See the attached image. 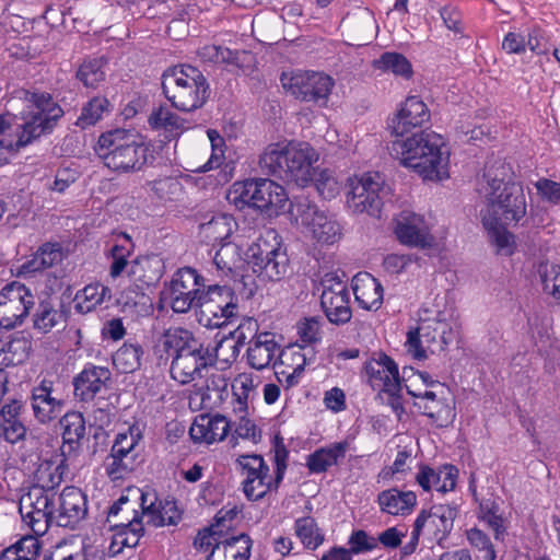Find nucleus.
I'll return each instance as SVG.
<instances>
[{
  "instance_id": "1",
  "label": "nucleus",
  "mask_w": 560,
  "mask_h": 560,
  "mask_svg": "<svg viewBox=\"0 0 560 560\" xmlns=\"http://www.w3.org/2000/svg\"><path fill=\"white\" fill-rule=\"evenodd\" d=\"M429 120L427 104L418 96L407 97L389 124L393 133L399 137L392 142L390 153L423 179L442 180L448 177L450 158L444 139L433 131H420L404 138Z\"/></svg>"
},
{
  "instance_id": "2",
  "label": "nucleus",
  "mask_w": 560,
  "mask_h": 560,
  "mask_svg": "<svg viewBox=\"0 0 560 560\" xmlns=\"http://www.w3.org/2000/svg\"><path fill=\"white\" fill-rule=\"evenodd\" d=\"M226 341L219 340L213 346H205L191 331L176 327L167 329L155 346L159 364H167L171 358L170 373L182 385L189 384L207 375L220 358V351Z\"/></svg>"
},
{
  "instance_id": "3",
  "label": "nucleus",
  "mask_w": 560,
  "mask_h": 560,
  "mask_svg": "<svg viewBox=\"0 0 560 560\" xmlns=\"http://www.w3.org/2000/svg\"><path fill=\"white\" fill-rule=\"evenodd\" d=\"M477 190L486 201V207L480 211L482 224L491 225L495 220L517 223L526 215L523 186L514 179L511 166L503 161L486 164Z\"/></svg>"
},
{
  "instance_id": "4",
  "label": "nucleus",
  "mask_w": 560,
  "mask_h": 560,
  "mask_svg": "<svg viewBox=\"0 0 560 560\" xmlns=\"http://www.w3.org/2000/svg\"><path fill=\"white\" fill-rule=\"evenodd\" d=\"M317 159L318 155L307 142H277L264 150L259 166L268 175L306 186L313 180V163Z\"/></svg>"
},
{
  "instance_id": "5",
  "label": "nucleus",
  "mask_w": 560,
  "mask_h": 560,
  "mask_svg": "<svg viewBox=\"0 0 560 560\" xmlns=\"http://www.w3.org/2000/svg\"><path fill=\"white\" fill-rule=\"evenodd\" d=\"M96 153L107 168L118 174L139 172L153 159L150 145L126 129L102 133Z\"/></svg>"
},
{
  "instance_id": "6",
  "label": "nucleus",
  "mask_w": 560,
  "mask_h": 560,
  "mask_svg": "<svg viewBox=\"0 0 560 560\" xmlns=\"http://www.w3.org/2000/svg\"><path fill=\"white\" fill-rule=\"evenodd\" d=\"M26 110L23 122L16 128L15 139L4 144L10 151H20L44 135L50 133L63 116V109L47 92L26 91Z\"/></svg>"
},
{
  "instance_id": "7",
  "label": "nucleus",
  "mask_w": 560,
  "mask_h": 560,
  "mask_svg": "<svg viewBox=\"0 0 560 560\" xmlns=\"http://www.w3.org/2000/svg\"><path fill=\"white\" fill-rule=\"evenodd\" d=\"M289 452L281 441L273 446V476L270 468L260 455H240L236 464L244 476L242 486L245 497L250 501H259L269 492L277 491L287 470Z\"/></svg>"
},
{
  "instance_id": "8",
  "label": "nucleus",
  "mask_w": 560,
  "mask_h": 560,
  "mask_svg": "<svg viewBox=\"0 0 560 560\" xmlns=\"http://www.w3.org/2000/svg\"><path fill=\"white\" fill-rule=\"evenodd\" d=\"M162 90L172 106L189 113L201 108L210 96V85L196 67L178 65L162 74Z\"/></svg>"
},
{
  "instance_id": "9",
  "label": "nucleus",
  "mask_w": 560,
  "mask_h": 560,
  "mask_svg": "<svg viewBox=\"0 0 560 560\" xmlns=\"http://www.w3.org/2000/svg\"><path fill=\"white\" fill-rule=\"evenodd\" d=\"M226 198L240 209L248 206L268 211L269 214H278L288 202L284 188L268 178H250L236 182L232 185Z\"/></svg>"
},
{
  "instance_id": "10",
  "label": "nucleus",
  "mask_w": 560,
  "mask_h": 560,
  "mask_svg": "<svg viewBox=\"0 0 560 560\" xmlns=\"http://www.w3.org/2000/svg\"><path fill=\"white\" fill-rule=\"evenodd\" d=\"M455 335L453 326L439 313L434 318H421L419 326L408 332L406 346L413 358L422 360L428 352L443 351Z\"/></svg>"
},
{
  "instance_id": "11",
  "label": "nucleus",
  "mask_w": 560,
  "mask_h": 560,
  "mask_svg": "<svg viewBox=\"0 0 560 560\" xmlns=\"http://www.w3.org/2000/svg\"><path fill=\"white\" fill-rule=\"evenodd\" d=\"M199 322L209 328L230 324L238 315V299L228 285L213 284L199 298Z\"/></svg>"
},
{
  "instance_id": "12",
  "label": "nucleus",
  "mask_w": 560,
  "mask_h": 560,
  "mask_svg": "<svg viewBox=\"0 0 560 560\" xmlns=\"http://www.w3.org/2000/svg\"><path fill=\"white\" fill-rule=\"evenodd\" d=\"M347 205L354 213L380 217L387 195L385 180L380 173H365L348 179Z\"/></svg>"
},
{
  "instance_id": "13",
  "label": "nucleus",
  "mask_w": 560,
  "mask_h": 560,
  "mask_svg": "<svg viewBox=\"0 0 560 560\" xmlns=\"http://www.w3.org/2000/svg\"><path fill=\"white\" fill-rule=\"evenodd\" d=\"M248 252L250 253L253 271L258 277L265 280L278 281L287 273L289 259L285 250L277 242V234L273 231L268 232L267 237L258 238Z\"/></svg>"
},
{
  "instance_id": "14",
  "label": "nucleus",
  "mask_w": 560,
  "mask_h": 560,
  "mask_svg": "<svg viewBox=\"0 0 560 560\" xmlns=\"http://www.w3.org/2000/svg\"><path fill=\"white\" fill-rule=\"evenodd\" d=\"M281 84L296 100L325 106L335 85L328 74L315 71H295L281 75Z\"/></svg>"
},
{
  "instance_id": "15",
  "label": "nucleus",
  "mask_w": 560,
  "mask_h": 560,
  "mask_svg": "<svg viewBox=\"0 0 560 560\" xmlns=\"http://www.w3.org/2000/svg\"><path fill=\"white\" fill-rule=\"evenodd\" d=\"M290 212L318 242L334 244L341 237V226L337 220L305 197L295 198L291 202Z\"/></svg>"
},
{
  "instance_id": "16",
  "label": "nucleus",
  "mask_w": 560,
  "mask_h": 560,
  "mask_svg": "<svg viewBox=\"0 0 560 560\" xmlns=\"http://www.w3.org/2000/svg\"><path fill=\"white\" fill-rule=\"evenodd\" d=\"M19 511L23 522L36 536L46 534L55 524L52 513L55 511V492L44 487H31L20 499Z\"/></svg>"
},
{
  "instance_id": "17",
  "label": "nucleus",
  "mask_w": 560,
  "mask_h": 560,
  "mask_svg": "<svg viewBox=\"0 0 560 560\" xmlns=\"http://www.w3.org/2000/svg\"><path fill=\"white\" fill-rule=\"evenodd\" d=\"M34 305L35 296L30 288L18 281L7 284L0 291V328L20 326Z\"/></svg>"
},
{
  "instance_id": "18",
  "label": "nucleus",
  "mask_w": 560,
  "mask_h": 560,
  "mask_svg": "<svg viewBox=\"0 0 560 560\" xmlns=\"http://www.w3.org/2000/svg\"><path fill=\"white\" fill-rule=\"evenodd\" d=\"M320 306L327 319L334 325H345L350 322V293L347 282L332 273H327L323 280Z\"/></svg>"
},
{
  "instance_id": "19",
  "label": "nucleus",
  "mask_w": 560,
  "mask_h": 560,
  "mask_svg": "<svg viewBox=\"0 0 560 560\" xmlns=\"http://www.w3.org/2000/svg\"><path fill=\"white\" fill-rule=\"evenodd\" d=\"M457 516V510L448 504L433 505L423 510L416 518L413 527L430 541L439 545L447 537Z\"/></svg>"
},
{
  "instance_id": "20",
  "label": "nucleus",
  "mask_w": 560,
  "mask_h": 560,
  "mask_svg": "<svg viewBox=\"0 0 560 560\" xmlns=\"http://www.w3.org/2000/svg\"><path fill=\"white\" fill-rule=\"evenodd\" d=\"M88 514L86 495L81 489L69 486L58 495V503H55L52 522L60 527L74 528Z\"/></svg>"
},
{
  "instance_id": "21",
  "label": "nucleus",
  "mask_w": 560,
  "mask_h": 560,
  "mask_svg": "<svg viewBox=\"0 0 560 560\" xmlns=\"http://www.w3.org/2000/svg\"><path fill=\"white\" fill-rule=\"evenodd\" d=\"M131 493L140 501L141 513L147 518V524L154 527L175 525L180 520V513L174 501H159L154 492H143L140 489H129Z\"/></svg>"
},
{
  "instance_id": "22",
  "label": "nucleus",
  "mask_w": 560,
  "mask_h": 560,
  "mask_svg": "<svg viewBox=\"0 0 560 560\" xmlns=\"http://www.w3.org/2000/svg\"><path fill=\"white\" fill-rule=\"evenodd\" d=\"M364 371L368 383L380 393L399 394L401 383L397 364L386 354L380 353L365 363Z\"/></svg>"
},
{
  "instance_id": "23",
  "label": "nucleus",
  "mask_w": 560,
  "mask_h": 560,
  "mask_svg": "<svg viewBox=\"0 0 560 560\" xmlns=\"http://www.w3.org/2000/svg\"><path fill=\"white\" fill-rule=\"evenodd\" d=\"M395 234L401 244L408 246L430 248L435 243L423 218L410 211H402L398 215Z\"/></svg>"
},
{
  "instance_id": "24",
  "label": "nucleus",
  "mask_w": 560,
  "mask_h": 560,
  "mask_svg": "<svg viewBox=\"0 0 560 560\" xmlns=\"http://www.w3.org/2000/svg\"><path fill=\"white\" fill-rule=\"evenodd\" d=\"M285 355L281 350V345L277 340V336L272 331H261L246 350L247 362L250 368L261 371L275 366L277 360Z\"/></svg>"
},
{
  "instance_id": "25",
  "label": "nucleus",
  "mask_w": 560,
  "mask_h": 560,
  "mask_svg": "<svg viewBox=\"0 0 560 560\" xmlns=\"http://www.w3.org/2000/svg\"><path fill=\"white\" fill-rule=\"evenodd\" d=\"M110 380L112 372L108 368L88 363L73 377L74 396L81 401H91L107 387Z\"/></svg>"
},
{
  "instance_id": "26",
  "label": "nucleus",
  "mask_w": 560,
  "mask_h": 560,
  "mask_svg": "<svg viewBox=\"0 0 560 560\" xmlns=\"http://www.w3.org/2000/svg\"><path fill=\"white\" fill-rule=\"evenodd\" d=\"M409 395L418 398L415 406L429 417L438 427L444 428L453 423L456 413L454 408L450 406L442 397L432 390L417 393L406 385Z\"/></svg>"
},
{
  "instance_id": "27",
  "label": "nucleus",
  "mask_w": 560,
  "mask_h": 560,
  "mask_svg": "<svg viewBox=\"0 0 560 560\" xmlns=\"http://www.w3.org/2000/svg\"><path fill=\"white\" fill-rule=\"evenodd\" d=\"M230 430L229 421L221 415H199L195 418L189 434L195 442L207 444L222 441Z\"/></svg>"
},
{
  "instance_id": "28",
  "label": "nucleus",
  "mask_w": 560,
  "mask_h": 560,
  "mask_svg": "<svg viewBox=\"0 0 560 560\" xmlns=\"http://www.w3.org/2000/svg\"><path fill=\"white\" fill-rule=\"evenodd\" d=\"M352 289L358 304L368 311H377L383 303L381 282L368 272L358 273L352 280Z\"/></svg>"
},
{
  "instance_id": "29",
  "label": "nucleus",
  "mask_w": 560,
  "mask_h": 560,
  "mask_svg": "<svg viewBox=\"0 0 560 560\" xmlns=\"http://www.w3.org/2000/svg\"><path fill=\"white\" fill-rule=\"evenodd\" d=\"M457 475V468L452 465H444L439 470L423 465L416 476V481L424 491L434 489L446 493L455 488Z\"/></svg>"
},
{
  "instance_id": "30",
  "label": "nucleus",
  "mask_w": 560,
  "mask_h": 560,
  "mask_svg": "<svg viewBox=\"0 0 560 560\" xmlns=\"http://www.w3.org/2000/svg\"><path fill=\"white\" fill-rule=\"evenodd\" d=\"M203 217V221L199 223V235L207 243L223 244L233 233L236 222L234 218L226 213H217Z\"/></svg>"
},
{
  "instance_id": "31",
  "label": "nucleus",
  "mask_w": 560,
  "mask_h": 560,
  "mask_svg": "<svg viewBox=\"0 0 560 560\" xmlns=\"http://www.w3.org/2000/svg\"><path fill=\"white\" fill-rule=\"evenodd\" d=\"M22 405L16 400L5 404L0 409V435L9 443L14 444L26 435V427L20 418Z\"/></svg>"
},
{
  "instance_id": "32",
  "label": "nucleus",
  "mask_w": 560,
  "mask_h": 560,
  "mask_svg": "<svg viewBox=\"0 0 560 560\" xmlns=\"http://www.w3.org/2000/svg\"><path fill=\"white\" fill-rule=\"evenodd\" d=\"M62 428L63 445L62 455H70L80 447L81 441L86 433L85 421L81 412L70 411L60 419Z\"/></svg>"
},
{
  "instance_id": "33",
  "label": "nucleus",
  "mask_w": 560,
  "mask_h": 560,
  "mask_svg": "<svg viewBox=\"0 0 560 560\" xmlns=\"http://www.w3.org/2000/svg\"><path fill=\"white\" fill-rule=\"evenodd\" d=\"M377 503L381 511L384 513L390 515H406L415 508L417 497L412 491H399L393 488L378 493Z\"/></svg>"
},
{
  "instance_id": "34",
  "label": "nucleus",
  "mask_w": 560,
  "mask_h": 560,
  "mask_svg": "<svg viewBox=\"0 0 560 560\" xmlns=\"http://www.w3.org/2000/svg\"><path fill=\"white\" fill-rule=\"evenodd\" d=\"M252 540L249 536L241 534L233 536L213 548L206 560H248L250 555Z\"/></svg>"
},
{
  "instance_id": "35",
  "label": "nucleus",
  "mask_w": 560,
  "mask_h": 560,
  "mask_svg": "<svg viewBox=\"0 0 560 560\" xmlns=\"http://www.w3.org/2000/svg\"><path fill=\"white\" fill-rule=\"evenodd\" d=\"M348 442H337L328 447H322L307 456L306 466L312 474H322L345 458L348 451Z\"/></svg>"
},
{
  "instance_id": "36",
  "label": "nucleus",
  "mask_w": 560,
  "mask_h": 560,
  "mask_svg": "<svg viewBox=\"0 0 560 560\" xmlns=\"http://www.w3.org/2000/svg\"><path fill=\"white\" fill-rule=\"evenodd\" d=\"M128 276L138 288L150 287L162 276V264L158 257L141 256L131 261Z\"/></svg>"
},
{
  "instance_id": "37",
  "label": "nucleus",
  "mask_w": 560,
  "mask_h": 560,
  "mask_svg": "<svg viewBox=\"0 0 560 560\" xmlns=\"http://www.w3.org/2000/svg\"><path fill=\"white\" fill-rule=\"evenodd\" d=\"M112 112L109 101L104 96H95L88 101L81 108L75 126L81 129L95 126Z\"/></svg>"
},
{
  "instance_id": "38",
  "label": "nucleus",
  "mask_w": 560,
  "mask_h": 560,
  "mask_svg": "<svg viewBox=\"0 0 560 560\" xmlns=\"http://www.w3.org/2000/svg\"><path fill=\"white\" fill-rule=\"evenodd\" d=\"M132 252L133 243L131 237L127 233H120L108 254V257L112 258L109 276L113 279L120 277L121 273L126 270L129 265L128 258Z\"/></svg>"
},
{
  "instance_id": "39",
  "label": "nucleus",
  "mask_w": 560,
  "mask_h": 560,
  "mask_svg": "<svg viewBox=\"0 0 560 560\" xmlns=\"http://www.w3.org/2000/svg\"><path fill=\"white\" fill-rule=\"evenodd\" d=\"M40 548V542L35 534L26 535L3 549L0 560H37Z\"/></svg>"
},
{
  "instance_id": "40",
  "label": "nucleus",
  "mask_w": 560,
  "mask_h": 560,
  "mask_svg": "<svg viewBox=\"0 0 560 560\" xmlns=\"http://www.w3.org/2000/svg\"><path fill=\"white\" fill-rule=\"evenodd\" d=\"M106 299H110L109 288L101 283L88 284L75 294V310L82 314L89 313Z\"/></svg>"
},
{
  "instance_id": "41",
  "label": "nucleus",
  "mask_w": 560,
  "mask_h": 560,
  "mask_svg": "<svg viewBox=\"0 0 560 560\" xmlns=\"http://www.w3.org/2000/svg\"><path fill=\"white\" fill-rule=\"evenodd\" d=\"M149 125L154 130H162L165 138L171 139L182 131L183 119L167 107L160 106L149 116Z\"/></svg>"
},
{
  "instance_id": "42",
  "label": "nucleus",
  "mask_w": 560,
  "mask_h": 560,
  "mask_svg": "<svg viewBox=\"0 0 560 560\" xmlns=\"http://www.w3.org/2000/svg\"><path fill=\"white\" fill-rule=\"evenodd\" d=\"M261 331H259L258 322L252 317L244 318L236 329L233 332V337L236 339L235 343H232L229 339H223L226 341L225 347H228L232 353L229 358H224L223 361L230 363L234 361L238 354L237 346L250 345V342L259 336Z\"/></svg>"
},
{
  "instance_id": "43",
  "label": "nucleus",
  "mask_w": 560,
  "mask_h": 560,
  "mask_svg": "<svg viewBox=\"0 0 560 560\" xmlns=\"http://www.w3.org/2000/svg\"><path fill=\"white\" fill-rule=\"evenodd\" d=\"M143 349L140 345L124 343L114 354L113 363L121 373H132L141 365Z\"/></svg>"
},
{
  "instance_id": "44",
  "label": "nucleus",
  "mask_w": 560,
  "mask_h": 560,
  "mask_svg": "<svg viewBox=\"0 0 560 560\" xmlns=\"http://www.w3.org/2000/svg\"><path fill=\"white\" fill-rule=\"evenodd\" d=\"M499 504L492 499H483L479 503L480 518L494 534L497 540H502L506 530L505 518L499 513Z\"/></svg>"
},
{
  "instance_id": "45",
  "label": "nucleus",
  "mask_w": 560,
  "mask_h": 560,
  "mask_svg": "<svg viewBox=\"0 0 560 560\" xmlns=\"http://www.w3.org/2000/svg\"><path fill=\"white\" fill-rule=\"evenodd\" d=\"M143 518L142 513L133 511V516L127 517L126 522L114 523V528H121L119 536L121 537L120 544L122 546L133 548L139 544L140 537L144 532Z\"/></svg>"
},
{
  "instance_id": "46",
  "label": "nucleus",
  "mask_w": 560,
  "mask_h": 560,
  "mask_svg": "<svg viewBox=\"0 0 560 560\" xmlns=\"http://www.w3.org/2000/svg\"><path fill=\"white\" fill-rule=\"evenodd\" d=\"M241 55H246V51H233L228 47L213 44L205 45L198 50V56L205 62L226 63L233 66H240Z\"/></svg>"
},
{
  "instance_id": "47",
  "label": "nucleus",
  "mask_w": 560,
  "mask_h": 560,
  "mask_svg": "<svg viewBox=\"0 0 560 560\" xmlns=\"http://www.w3.org/2000/svg\"><path fill=\"white\" fill-rule=\"evenodd\" d=\"M142 434L137 425H131L126 432L118 433L110 452L122 456H131L139 459L138 445Z\"/></svg>"
},
{
  "instance_id": "48",
  "label": "nucleus",
  "mask_w": 560,
  "mask_h": 560,
  "mask_svg": "<svg viewBox=\"0 0 560 560\" xmlns=\"http://www.w3.org/2000/svg\"><path fill=\"white\" fill-rule=\"evenodd\" d=\"M295 534L302 544L308 549H316L324 541V535L319 532L314 518L306 516L295 521Z\"/></svg>"
},
{
  "instance_id": "49",
  "label": "nucleus",
  "mask_w": 560,
  "mask_h": 560,
  "mask_svg": "<svg viewBox=\"0 0 560 560\" xmlns=\"http://www.w3.org/2000/svg\"><path fill=\"white\" fill-rule=\"evenodd\" d=\"M510 223L495 220V223L488 225L482 224L487 230L490 242L497 247V250L503 255H512L514 246V236L506 231L505 226Z\"/></svg>"
},
{
  "instance_id": "50",
  "label": "nucleus",
  "mask_w": 560,
  "mask_h": 560,
  "mask_svg": "<svg viewBox=\"0 0 560 560\" xmlns=\"http://www.w3.org/2000/svg\"><path fill=\"white\" fill-rule=\"evenodd\" d=\"M375 68L393 72L396 75H401L406 79L412 74L411 65L408 59L397 52H385L378 60L374 62Z\"/></svg>"
},
{
  "instance_id": "51",
  "label": "nucleus",
  "mask_w": 560,
  "mask_h": 560,
  "mask_svg": "<svg viewBox=\"0 0 560 560\" xmlns=\"http://www.w3.org/2000/svg\"><path fill=\"white\" fill-rule=\"evenodd\" d=\"M139 463L140 460L135 457L117 455L110 452L105 463V470L112 480H118L135 470Z\"/></svg>"
},
{
  "instance_id": "52",
  "label": "nucleus",
  "mask_w": 560,
  "mask_h": 560,
  "mask_svg": "<svg viewBox=\"0 0 560 560\" xmlns=\"http://www.w3.org/2000/svg\"><path fill=\"white\" fill-rule=\"evenodd\" d=\"M205 287L203 278L194 268L184 267L174 273L170 288L196 292L203 291Z\"/></svg>"
},
{
  "instance_id": "53",
  "label": "nucleus",
  "mask_w": 560,
  "mask_h": 560,
  "mask_svg": "<svg viewBox=\"0 0 560 560\" xmlns=\"http://www.w3.org/2000/svg\"><path fill=\"white\" fill-rule=\"evenodd\" d=\"M104 63L103 58L84 61L78 70V79L82 81L86 88H96L98 83L105 79Z\"/></svg>"
},
{
  "instance_id": "54",
  "label": "nucleus",
  "mask_w": 560,
  "mask_h": 560,
  "mask_svg": "<svg viewBox=\"0 0 560 560\" xmlns=\"http://www.w3.org/2000/svg\"><path fill=\"white\" fill-rule=\"evenodd\" d=\"M60 317V313L49 302L43 301L34 316V328L48 332L57 325Z\"/></svg>"
},
{
  "instance_id": "55",
  "label": "nucleus",
  "mask_w": 560,
  "mask_h": 560,
  "mask_svg": "<svg viewBox=\"0 0 560 560\" xmlns=\"http://www.w3.org/2000/svg\"><path fill=\"white\" fill-rule=\"evenodd\" d=\"M202 291L190 292L170 288L171 306L175 313H186L192 306L199 307Z\"/></svg>"
},
{
  "instance_id": "56",
  "label": "nucleus",
  "mask_w": 560,
  "mask_h": 560,
  "mask_svg": "<svg viewBox=\"0 0 560 560\" xmlns=\"http://www.w3.org/2000/svg\"><path fill=\"white\" fill-rule=\"evenodd\" d=\"M544 291L560 301V266L545 265L539 269Z\"/></svg>"
},
{
  "instance_id": "57",
  "label": "nucleus",
  "mask_w": 560,
  "mask_h": 560,
  "mask_svg": "<svg viewBox=\"0 0 560 560\" xmlns=\"http://www.w3.org/2000/svg\"><path fill=\"white\" fill-rule=\"evenodd\" d=\"M467 538L472 547L479 551L478 560H494L495 551L489 537L479 528L467 532Z\"/></svg>"
},
{
  "instance_id": "58",
  "label": "nucleus",
  "mask_w": 560,
  "mask_h": 560,
  "mask_svg": "<svg viewBox=\"0 0 560 560\" xmlns=\"http://www.w3.org/2000/svg\"><path fill=\"white\" fill-rule=\"evenodd\" d=\"M313 179L318 194L324 199H331L338 195L339 185L330 171L314 172Z\"/></svg>"
},
{
  "instance_id": "59",
  "label": "nucleus",
  "mask_w": 560,
  "mask_h": 560,
  "mask_svg": "<svg viewBox=\"0 0 560 560\" xmlns=\"http://www.w3.org/2000/svg\"><path fill=\"white\" fill-rule=\"evenodd\" d=\"M222 518L217 517V524L200 530L194 540V546L197 549L206 550L208 548H217L221 542L220 522Z\"/></svg>"
},
{
  "instance_id": "60",
  "label": "nucleus",
  "mask_w": 560,
  "mask_h": 560,
  "mask_svg": "<svg viewBox=\"0 0 560 560\" xmlns=\"http://www.w3.org/2000/svg\"><path fill=\"white\" fill-rule=\"evenodd\" d=\"M35 254L46 269L54 267L63 259L62 247L59 243L47 242L40 245Z\"/></svg>"
},
{
  "instance_id": "61",
  "label": "nucleus",
  "mask_w": 560,
  "mask_h": 560,
  "mask_svg": "<svg viewBox=\"0 0 560 560\" xmlns=\"http://www.w3.org/2000/svg\"><path fill=\"white\" fill-rule=\"evenodd\" d=\"M207 135L211 143L212 153L205 167L206 170H212L219 167L222 164L224 160L225 143L221 135L214 129H209L207 131Z\"/></svg>"
},
{
  "instance_id": "62",
  "label": "nucleus",
  "mask_w": 560,
  "mask_h": 560,
  "mask_svg": "<svg viewBox=\"0 0 560 560\" xmlns=\"http://www.w3.org/2000/svg\"><path fill=\"white\" fill-rule=\"evenodd\" d=\"M35 418L42 422H48L56 418L62 407L61 400H46L43 402L31 401Z\"/></svg>"
},
{
  "instance_id": "63",
  "label": "nucleus",
  "mask_w": 560,
  "mask_h": 560,
  "mask_svg": "<svg viewBox=\"0 0 560 560\" xmlns=\"http://www.w3.org/2000/svg\"><path fill=\"white\" fill-rule=\"evenodd\" d=\"M534 186L541 200L552 205H560V183L548 178H540L535 182Z\"/></svg>"
},
{
  "instance_id": "64",
  "label": "nucleus",
  "mask_w": 560,
  "mask_h": 560,
  "mask_svg": "<svg viewBox=\"0 0 560 560\" xmlns=\"http://www.w3.org/2000/svg\"><path fill=\"white\" fill-rule=\"evenodd\" d=\"M349 546L352 553L371 551L377 547L376 538L368 535L364 530H354L349 538Z\"/></svg>"
}]
</instances>
